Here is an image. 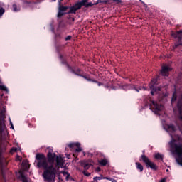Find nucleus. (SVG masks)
<instances>
[{"label": "nucleus", "mask_w": 182, "mask_h": 182, "mask_svg": "<svg viewBox=\"0 0 182 182\" xmlns=\"http://www.w3.org/2000/svg\"><path fill=\"white\" fill-rule=\"evenodd\" d=\"M159 97H161V95H159Z\"/></svg>", "instance_id": "46"}, {"label": "nucleus", "mask_w": 182, "mask_h": 182, "mask_svg": "<svg viewBox=\"0 0 182 182\" xmlns=\"http://www.w3.org/2000/svg\"><path fill=\"white\" fill-rule=\"evenodd\" d=\"M173 112H174L175 113H177V111H176V109H173Z\"/></svg>", "instance_id": "38"}, {"label": "nucleus", "mask_w": 182, "mask_h": 182, "mask_svg": "<svg viewBox=\"0 0 182 182\" xmlns=\"http://www.w3.org/2000/svg\"><path fill=\"white\" fill-rule=\"evenodd\" d=\"M99 163L101 166H106V164H107V163H109V161H107L106 159H104L99 161Z\"/></svg>", "instance_id": "17"}, {"label": "nucleus", "mask_w": 182, "mask_h": 182, "mask_svg": "<svg viewBox=\"0 0 182 182\" xmlns=\"http://www.w3.org/2000/svg\"><path fill=\"white\" fill-rule=\"evenodd\" d=\"M0 90H4V92H7V93L9 92V90H8V87L5 85H0Z\"/></svg>", "instance_id": "20"}, {"label": "nucleus", "mask_w": 182, "mask_h": 182, "mask_svg": "<svg viewBox=\"0 0 182 182\" xmlns=\"http://www.w3.org/2000/svg\"><path fill=\"white\" fill-rule=\"evenodd\" d=\"M96 179H97V180H103V179H105V178H103V177H102V176H96V177H95Z\"/></svg>", "instance_id": "30"}, {"label": "nucleus", "mask_w": 182, "mask_h": 182, "mask_svg": "<svg viewBox=\"0 0 182 182\" xmlns=\"http://www.w3.org/2000/svg\"><path fill=\"white\" fill-rule=\"evenodd\" d=\"M156 83H157V80L156 79H153L150 83L149 87L151 90V95H152V96H154V93H157V92L160 90V87L154 88L156 87Z\"/></svg>", "instance_id": "8"}, {"label": "nucleus", "mask_w": 182, "mask_h": 182, "mask_svg": "<svg viewBox=\"0 0 182 182\" xmlns=\"http://www.w3.org/2000/svg\"><path fill=\"white\" fill-rule=\"evenodd\" d=\"M96 171L97 172L100 171V167L97 168Z\"/></svg>", "instance_id": "34"}, {"label": "nucleus", "mask_w": 182, "mask_h": 182, "mask_svg": "<svg viewBox=\"0 0 182 182\" xmlns=\"http://www.w3.org/2000/svg\"><path fill=\"white\" fill-rule=\"evenodd\" d=\"M83 174H84V176H86L87 177H89V176H90V173L87 172V171H84Z\"/></svg>", "instance_id": "29"}, {"label": "nucleus", "mask_w": 182, "mask_h": 182, "mask_svg": "<svg viewBox=\"0 0 182 182\" xmlns=\"http://www.w3.org/2000/svg\"><path fill=\"white\" fill-rule=\"evenodd\" d=\"M172 36L175 39H182V31H179L177 33H172Z\"/></svg>", "instance_id": "12"}, {"label": "nucleus", "mask_w": 182, "mask_h": 182, "mask_svg": "<svg viewBox=\"0 0 182 182\" xmlns=\"http://www.w3.org/2000/svg\"><path fill=\"white\" fill-rule=\"evenodd\" d=\"M88 1L89 0H82L72 7L60 6L58 14V18H60L62 15H65V14H76V11L82 8V5H85Z\"/></svg>", "instance_id": "4"}, {"label": "nucleus", "mask_w": 182, "mask_h": 182, "mask_svg": "<svg viewBox=\"0 0 182 182\" xmlns=\"http://www.w3.org/2000/svg\"><path fill=\"white\" fill-rule=\"evenodd\" d=\"M111 181H112V182H116L114 179H112Z\"/></svg>", "instance_id": "39"}, {"label": "nucleus", "mask_w": 182, "mask_h": 182, "mask_svg": "<svg viewBox=\"0 0 182 182\" xmlns=\"http://www.w3.org/2000/svg\"><path fill=\"white\" fill-rule=\"evenodd\" d=\"M99 4V2H96V3H92V2H90V3H87L85 5H82V6H85V8H89V6H93V5H97Z\"/></svg>", "instance_id": "15"}, {"label": "nucleus", "mask_w": 182, "mask_h": 182, "mask_svg": "<svg viewBox=\"0 0 182 182\" xmlns=\"http://www.w3.org/2000/svg\"><path fill=\"white\" fill-rule=\"evenodd\" d=\"M177 99V94L176 92L173 93L172 100H171V103L176 102V100Z\"/></svg>", "instance_id": "21"}, {"label": "nucleus", "mask_w": 182, "mask_h": 182, "mask_svg": "<svg viewBox=\"0 0 182 182\" xmlns=\"http://www.w3.org/2000/svg\"><path fill=\"white\" fill-rule=\"evenodd\" d=\"M36 159L38 161L37 166L38 168L43 167L45 169L43 177L46 182H55V176L56 174V171L59 170V167L56 165V167H53V164H49L48 162V159L46 156L42 154H38L36 156Z\"/></svg>", "instance_id": "2"}, {"label": "nucleus", "mask_w": 182, "mask_h": 182, "mask_svg": "<svg viewBox=\"0 0 182 182\" xmlns=\"http://www.w3.org/2000/svg\"><path fill=\"white\" fill-rule=\"evenodd\" d=\"M2 5H4V4L0 3V18L2 16V15H4V14H5V9L1 7Z\"/></svg>", "instance_id": "18"}, {"label": "nucleus", "mask_w": 182, "mask_h": 182, "mask_svg": "<svg viewBox=\"0 0 182 182\" xmlns=\"http://www.w3.org/2000/svg\"><path fill=\"white\" fill-rule=\"evenodd\" d=\"M48 159L47 163L50 164H53V161H55V159H56V164L58 167H60V168H68L69 167V164L63 158L60 156H56L55 153H53V149L52 148H48Z\"/></svg>", "instance_id": "3"}, {"label": "nucleus", "mask_w": 182, "mask_h": 182, "mask_svg": "<svg viewBox=\"0 0 182 182\" xmlns=\"http://www.w3.org/2000/svg\"><path fill=\"white\" fill-rule=\"evenodd\" d=\"M166 173H168V169H166Z\"/></svg>", "instance_id": "41"}, {"label": "nucleus", "mask_w": 182, "mask_h": 182, "mask_svg": "<svg viewBox=\"0 0 182 182\" xmlns=\"http://www.w3.org/2000/svg\"><path fill=\"white\" fill-rule=\"evenodd\" d=\"M5 107L0 104V134H1V146H0V164L1 166V174L5 177V168L4 166L8 164L6 159L2 156V153L5 151V140H8V129L5 125Z\"/></svg>", "instance_id": "1"}, {"label": "nucleus", "mask_w": 182, "mask_h": 182, "mask_svg": "<svg viewBox=\"0 0 182 182\" xmlns=\"http://www.w3.org/2000/svg\"><path fill=\"white\" fill-rule=\"evenodd\" d=\"M62 1L63 0H60L58 2H59V5H60V2H62Z\"/></svg>", "instance_id": "36"}, {"label": "nucleus", "mask_w": 182, "mask_h": 182, "mask_svg": "<svg viewBox=\"0 0 182 182\" xmlns=\"http://www.w3.org/2000/svg\"><path fill=\"white\" fill-rule=\"evenodd\" d=\"M150 109L152 110L155 114H159V112L164 110V107L160 104V102H157V101H151Z\"/></svg>", "instance_id": "6"}, {"label": "nucleus", "mask_w": 182, "mask_h": 182, "mask_svg": "<svg viewBox=\"0 0 182 182\" xmlns=\"http://www.w3.org/2000/svg\"><path fill=\"white\" fill-rule=\"evenodd\" d=\"M13 10L14 12H18L19 11V9H18V8L16 7V4L13 5Z\"/></svg>", "instance_id": "26"}, {"label": "nucleus", "mask_w": 182, "mask_h": 182, "mask_svg": "<svg viewBox=\"0 0 182 182\" xmlns=\"http://www.w3.org/2000/svg\"><path fill=\"white\" fill-rule=\"evenodd\" d=\"M68 147L71 149V150H75L77 153H80L82 151V147H80V143L77 142V143H70L68 144Z\"/></svg>", "instance_id": "9"}, {"label": "nucleus", "mask_w": 182, "mask_h": 182, "mask_svg": "<svg viewBox=\"0 0 182 182\" xmlns=\"http://www.w3.org/2000/svg\"><path fill=\"white\" fill-rule=\"evenodd\" d=\"M28 168H29V162L28 161H23L22 169L20 170L18 173H16V176L18 178H21L23 182H29V179L23 174V170H28Z\"/></svg>", "instance_id": "5"}, {"label": "nucleus", "mask_w": 182, "mask_h": 182, "mask_svg": "<svg viewBox=\"0 0 182 182\" xmlns=\"http://www.w3.org/2000/svg\"><path fill=\"white\" fill-rule=\"evenodd\" d=\"M178 112L179 113V119L182 120L181 101L178 102Z\"/></svg>", "instance_id": "13"}, {"label": "nucleus", "mask_w": 182, "mask_h": 182, "mask_svg": "<svg viewBox=\"0 0 182 182\" xmlns=\"http://www.w3.org/2000/svg\"><path fill=\"white\" fill-rule=\"evenodd\" d=\"M127 89H130V85H127Z\"/></svg>", "instance_id": "37"}, {"label": "nucleus", "mask_w": 182, "mask_h": 182, "mask_svg": "<svg viewBox=\"0 0 182 182\" xmlns=\"http://www.w3.org/2000/svg\"><path fill=\"white\" fill-rule=\"evenodd\" d=\"M133 89H134L136 92H140V90H146L145 87H139V89L136 88V87H134Z\"/></svg>", "instance_id": "23"}, {"label": "nucleus", "mask_w": 182, "mask_h": 182, "mask_svg": "<svg viewBox=\"0 0 182 182\" xmlns=\"http://www.w3.org/2000/svg\"><path fill=\"white\" fill-rule=\"evenodd\" d=\"M72 38V36H68L66 38H65V41H70V39Z\"/></svg>", "instance_id": "31"}, {"label": "nucleus", "mask_w": 182, "mask_h": 182, "mask_svg": "<svg viewBox=\"0 0 182 182\" xmlns=\"http://www.w3.org/2000/svg\"><path fill=\"white\" fill-rule=\"evenodd\" d=\"M90 166H92V164H85L84 165L85 170H89V168L90 167Z\"/></svg>", "instance_id": "25"}, {"label": "nucleus", "mask_w": 182, "mask_h": 182, "mask_svg": "<svg viewBox=\"0 0 182 182\" xmlns=\"http://www.w3.org/2000/svg\"><path fill=\"white\" fill-rule=\"evenodd\" d=\"M162 124L164 129L166 130V132H168L169 133H173V132H176V127L174 126L166 124V122L164 121L162 122Z\"/></svg>", "instance_id": "10"}, {"label": "nucleus", "mask_w": 182, "mask_h": 182, "mask_svg": "<svg viewBox=\"0 0 182 182\" xmlns=\"http://www.w3.org/2000/svg\"><path fill=\"white\" fill-rule=\"evenodd\" d=\"M9 123H10V126H11V129H12L13 130H15V127H14V124L12 123V121L11 120V118H9Z\"/></svg>", "instance_id": "24"}, {"label": "nucleus", "mask_w": 182, "mask_h": 182, "mask_svg": "<svg viewBox=\"0 0 182 182\" xmlns=\"http://www.w3.org/2000/svg\"><path fill=\"white\" fill-rule=\"evenodd\" d=\"M154 158L156 159V160H161L163 161V159L164 158V156L160 153H156L154 154Z\"/></svg>", "instance_id": "14"}, {"label": "nucleus", "mask_w": 182, "mask_h": 182, "mask_svg": "<svg viewBox=\"0 0 182 182\" xmlns=\"http://www.w3.org/2000/svg\"><path fill=\"white\" fill-rule=\"evenodd\" d=\"M141 159L144 163H145L146 167L151 168V170H157V166L156 165V164H154V162H151V161H150V159H149L147 156H146L145 155H142Z\"/></svg>", "instance_id": "7"}, {"label": "nucleus", "mask_w": 182, "mask_h": 182, "mask_svg": "<svg viewBox=\"0 0 182 182\" xmlns=\"http://www.w3.org/2000/svg\"><path fill=\"white\" fill-rule=\"evenodd\" d=\"M163 96H164V97H166V96H167V95H163Z\"/></svg>", "instance_id": "40"}, {"label": "nucleus", "mask_w": 182, "mask_h": 182, "mask_svg": "<svg viewBox=\"0 0 182 182\" xmlns=\"http://www.w3.org/2000/svg\"><path fill=\"white\" fill-rule=\"evenodd\" d=\"M176 46H178V44H176Z\"/></svg>", "instance_id": "44"}, {"label": "nucleus", "mask_w": 182, "mask_h": 182, "mask_svg": "<svg viewBox=\"0 0 182 182\" xmlns=\"http://www.w3.org/2000/svg\"><path fill=\"white\" fill-rule=\"evenodd\" d=\"M181 100H182V94H181Z\"/></svg>", "instance_id": "43"}, {"label": "nucleus", "mask_w": 182, "mask_h": 182, "mask_svg": "<svg viewBox=\"0 0 182 182\" xmlns=\"http://www.w3.org/2000/svg\"><path fill=\"white\" fill-rule=\"evenodd\" d=\"M18 150L21 151V149L19 148Z\"/></svg>", "instance_id": "45"}, {"label": "nucleus", "mask_w": 182, "mask_h": 182, "mask_svg": "<svg viewBox=\"0 0 182 182\" xmlns=\"http://www.w3.org/2000/svg\"><path fill=\"white\" fill-rule=\"evenodd\" d=\"M83 77H84V79H86V80H88V81H90V80H91L90 78H89V77H87L83 76Z\"/></svg>", "instance_id": "32"}, {"label": "nucleus", "mask_w": 182, "mask_h": 182, "mask_svg": "<svg viewBox=\"0 0 182 182\" xmlns=\"http://www.w3.org/2000/svg\"><path fill=\"white\" fill-rule=\"evenodd\" d=\"M97 85H98V86H100V82H97Z\"/></svg>", "instance_id": "42"}, {"label": "nucleus", "mask_w": 182, "mask_h": 182, "mask_svg": "<svg viewBox=\"0 0 182 182\" xmlns=\"http://www.w3.org/2000/svg\"><path fill=\"white\" fill-rule=\"evenodd\" d=\"M16 161H22V157L17 155L16 157Z\"/></svg>", "instance_id": "27"}, {"label": "nucleus", "mask_w": 182, "mask_h": 182, "mask_svg": "<svg viewBox=\"0 0 182 182\" xmlns=\"http://www.w3.org/2000/svg\"><path fill=\"white\" fill-rule=\"evenodd\" d=\"M18 151V148H12L10 150V153L11 154H14V153H16Z\"/></svg>", "instance_id": "22"}, {"label": "nucleus", "mask_w": 182, "mask_h": 182, "mask_svg": "<svg viewBox=\"0 0 182 182\" xmlns=\"http://www.w3.org/2000/svg\"><path fill=\"white\" fill-rule=\"evenodd\" d=\"M171 70V68L167 66V65H164L162 67V70L161 71V73L162 76H168V72Z\"/></svg>", "instance_id": "11"}, {"label": "nucleus", "mask_w": 182, "mask_h": 182, "mask_svg": "<svg viewBox=\"0 0 182 182\" xmlns=\"http://www.w3.org/2000/svg\"><path fill=\"white\" fill-rule=\"evenodd\" d=\"M136 166L137 170H139V171H143L144 168H143V165L141 164L136 162Z\"/></svg>", "instance_id": "16"}, {"label": "nucleus", "mask_w": 182, "mask_h": 182, "mask_svg": "<svg viewBox=\"0 0 182 182\" xmlns=\"http://www.w3.org/2000/svg\"><path fill=\"white\" fill-rule=\"evenodd\" d=\"M105 180H109L110 181H112V180H113V178H104Z\"/></svg>", "instance_id": "33"}, {"label": "nucleus", "mask_w": 182, "mask_h": 182, "mask_svg": "<svg viewBox=\"0 0 182 182\" xmlns=\"http://www.w3.org/2000/svg\"><path fill=\"white\" fill-rule=\"evenodd\" d=\"M159 182H167V177L161 178Z\"/></svg>", "instance_id": "28"}, {"label": "nucleus", "mask_w": 182, "mask_h": 182, "mask_svg": "<svg viewBox=\"0 0 182 182\" xmlns=\"http://www.w3.org/2000/svg\"><path fill=\"white\" fill-rule=\"evenodd\" d=\"M70 155L67 154V159H70Z\"/></svg>", "instance_id": "35"}, {"label": "nucleus", "mask_w": 182, "mask_h": 182, "mask_svg": "<svg viewBox=\"0 0 182 182\" xmlns=\"http://www.w3.org/2000/svg\"><path fill=\"white\" fill-rule=\"evenodd\" d=\"M62 174H63L64 177H65V180H69L70 177V174H69L68 172L65 171H62L61 172Z\"/></svg>", "instance_id": "19"}]
</instances>
